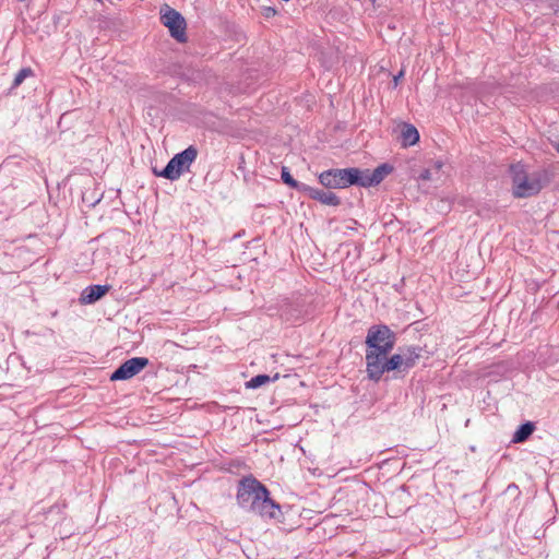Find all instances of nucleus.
I'll return each instance as SVG.
<instances>
[{
  "mask_svg": "<svg viewBox=\"0 0 559 559\" xmlns=\"http://www.w3.org/2000/svg\"><path fill=\"white\" fill-rule=\"evenodd\" d=\"M236 499L240 508L262 518L275 519L281 513L280 506L270 498L267 488L253 477L239 481Z\"/></svg>",
  "mask_w": 559,
  "mask_h": 559,
  "instance_id": "1",
  "label": "nucleus"
},
{
  "mask_svg": "<svg viewBox=\"0 0 559 559\" xmlns=\"http://www.w3.org/2000/svg\"><path fill=\"white\" fill-rule=\"evenodd\" d=\"M510 175L512 180V194L514 198H531L539 193L543 188L539 174L528 173L521 163L510 166Z\"/></svg>",
  "mask_w": 559,
  "mask_h": 559,
  "instance_id": "2",
  "label": "nucleus"
},
{
  "mask_svg": "<svg viewBox=\"0 0 559 559\" xmlns=\"http://www.w3.org/2000/svg\"><path fill=\"white\" fill-rule=\"evenodd\" d=\"M395 341V333L388 325H372L366 337V354L388 355L393 349Z\"/></svg>",
  "mask_w": 559,
  "mask_h": 559,
  "instance_id": "3",
  "label": "nucleus"
},
{
  "mask_svg": "<svg viewBox=\"0 0 559 559\" xmlns=\"http://www.w3.org/2000/svg\"><path fill=\"white\" fill-rule=\"evenodd\" d=\"M197 156L198 150L191 145L176 154L163 170L157 171V169H154L153 171L157 177H163L171 181L177 180L185 171H189Z\"/></svg>",
  "mask_w": 559,
  "mask_h": 559,
  "instance_id": "4",
  "label": "nucleus"
},
{
  "mask_svg": "<svg viewBox=\"0 0 559 559\" xmlns=\"http://www.w3.org/2000/svg\"><path fill=\"white\" fill-rule=\"evenodd\" d=\"M386 356L388 355L366 354L367 373L370 379L378 381L384 372L404 370L400 352L389 359Z\"/></svg>",
  "mask_w": 559,
  "mask_h": 559,
  "instance_id": "5",
  "label": "nucleus"
},
{
  "mask_svg": "<svg viewBox=\"0 0 559 559\" xmlns=\"http://www.w3.org/2000/svg\"><path fill=\"white\" fill-rule=\"evenodd\" d=\"M160 21L169 29L171 37L180 43L186 41V20L175 9L168 4H164L160 8Z\"/></svg>",
  "mask_w": 559,
  "mask_h": 559,
  "instance_id": "6",
  "label": "nucleus"
},
{
  "mask_svg": "<svg viewBox=\"0 0 559 559\" xmlns=\"http://www.w3.org/2000/svg\"><path fill=\"white\" fill-rule=\"evenodd\" d=\"M352 177L349 168L330 169L319 175V181L322 186L330 189H343L349 186Z\"/></svg>",
  "mask_w": 559,
  "mask_h": 559,
  "instance_id": "7",
  "label": "nucleus"
},
{
  "mask_svg": "<svg viewBox=\"0 0 559 559\" xmlns=\"http://www.w3.org/2000/svg\"><path fill=\"white\" fill-rule=\"evenodd\" d=\"M148 365L145 357H133L119 366L110 376V380H126L134 377Z\"/></svg>",
  "mask_w": 559,
  "mask_h": 559,
  "instance_id": "8",
  "label": "nucleus"
},
{
  "mask_svg": "<svg viewBox=\"0 0 559 559\" xmlns=\"http://www.w3.org/2000/svg\"><path fill=\"white\" fill-rule=\"evenodd\" d=\"M302 192L308 194L311 199L317 200L324 205L337 206L341 204L340 198L334 192L331 191H324L308 186L302 187Z\"/></svg>",
  "mask_w": 559,
  "mask_h": 559,
  "instance_id": "9",
  "label": "nucleus"
},
{
  "mask_svg": "<svg viewBox=\"0 0 559 559\" xmlns=\"http://www.w3.org/2000/svg\"><path fill=\"white\" fill-rule=\"evenodd\" d=\"M399 352L403 359L404 370H408L413 368L421 357L423 348L419 346H405L400 347Z\"/></svg>",
  "mask_w": 559,
  "mask_h": 559,
  "instance_id": "10",
  "label": "nucleus"
},
{
  "mask_svg": "<svg viewBox=\"0 0 559 559\" xmlns=\"http://www.w3.org/2000/svg\"><path fill=\"white\" fill-rule=\"evenodd\" d=\"M349 171L353 179L350 180L349 186L357 185L365 188L376 186L372 177V170L349 168Z\"/></svg>",
  "mask_w": 559,
  "mask_h": 559,
  "instance_id": "11",
  "label": "nucleus"
},
{
  "mask_svg": "<svg viewBox=\"0 0 559 559\" xmlns=\"http://www.w3.org/2000/svg\"><path fill=\"white\" fill-rule=\"evenodd\" d=\"M108 292V286L92 285L86 287L81 295L82 304H93L100 299Z\"/></svg>",
  "mask_w": 559,
  "mask_h": 559,
  "instance_id": "12",
  "label": "nucleus"
},
{
  "mask_svg": "<svg viewBox=\"0 0 559 559\" xmlns=\"http://www.w3.org/2000/svg\"><path fill=\"white\" fill-rule=\"evenodd\" d=\"M401 138L403 146L406 147L414 145L419 141V133L414 126L404 123L402 128Z\"/></svg>",
  "mask_w": 559,
  "mask_h": 559,
  "instance_id": "13",
  "label": "nucleus"
},
{
  "mask_svg": "<svg viewBox=\"0 0 559 559\" xmlns=\"http://www.w3.org/2000/svg\"><path fill=\"white\" fill-rule=\"evenodd\" d=\"M535 425L531 421H527L523 425H521L518 430L514 432L512 437V442L514 443H521L526 441L530 436L534 432Z\"/></svg>",
  "mask_w": 559,
  "mask_h": 559,
  "instance_id": "14",
  "label": "nucleus"
},
{
  "mask_svg": "<svg viewBox=\"0 0 559 559\" xmlns=\"http://www.w3.org/2000/svg\"><path fill=\"white\" fill-rule=\"evenodd\" d=\"M280 378V374L278 373H275L273 378H271L270 376L267 374H258L253 378H251L247 383H246V386L248 389H257V388H260L271 381H275Z\"/></svg>",
  "mask_w": 559,
  "mask_h": 559,
  "instance_id": "15",
  "label": "nucleus"
},
{
  "mask_svg": "<svg viewBox=\"0 0 559 559\" xmlns=\"http://www.w3.org/2000/svg\"><path fill=\"white\" fill-rule=\"evenodd\" d=\"M281 177H282V180H283L287 186H289L290 188H294V189H296V190H298V191H300V192H302V187H308V185H306V183H300V182H298L297 180H295V179L292 177V175H290V173H289V170H288V168H287V167H283V168H282Z\"/></svg>",
  "mask_w": 559,
  "mask_h": 559,
  "instance_id": "16",
  "label": "nucleus"
},
{
  "mask_svg": "<svg viewBox=\"0 0 559 559\" xmlns=\"http://www.w3.org/2000/svg\"><path fill=\"white\" fill-rule=\"evenodd\" d=\"M391 171L392 167L388 164H382L373 169L372 177L376 186L379 185Z\"/></svg>",
  "mask_w": 559,
  "mask_h": 559,
  "instance_id": "17",
  "label": "nucleus"
},
{
  "mask_svg": "<svg viewBox=\"0 0 559 559\" xmlns=\"http://www.w3.org/2000/svg\"><path fill=\"white\" fill-rule=\"evenodd\" d=\"M32 75H33V70L31 68H23V69H21L16 73V75H15V78L13 80V85L12 86L13 87L20 86L24 82L25 79H27V78H29Z\"/></svg>",
  "mask_w": 559,
  "mask_h": 559,
  "instance_id": "18",
  "label": "nucleus"
},
{
  "mask_svg": "<svg viewBox=\"0 0 559 559\" xmlns=\"http://www.w3.org/2000/svg\"><path fill=\"white\" fill-rule=\"evenodd\" d=\"M419 178L421 180H433V179H440V176H435L433 169L427 168L420 174Z\"/></svg>",
  "mask_w": 559,
  "mask_h": 559,
  "instance_id": "19",
  "label": "nucleus"
},
{
  "mask_svg": "<svg viewBox=\"0 0 559 559\" xmlns=\"http://www.w3.org/2000/svg\"><path fill=\"white\" fill-rule=\"evenodd\" d=\"M261 14L266 17V19H270V17H273L277 14V10L273 7H269V5H265V7H262L261 9Z\"/></svg>",
  "mask_w": 559,
  "mask_h": 559,
  "instance_id": "20",
  "label": "nucleus"
},
{
  "mask_svg": "<svg viewBox=\"0 0 559 559\" xmlns=\"http://www.w3.org/2000/svg\"><path fill=\"white\" fill-rule=\"evenodd\" d=\"M443 167V163L441 160L435 162L429 168L433 169V175L439 176L440 170Z\"/></svg>",
  "mask_w": 559,
  "mask_h": 559,
  "instance_id": "21",
  "label": "nucleus"
},
{
  "mask_svg": "<svg viewBox=\"0 0 559 559\" xmlns=\"http://www.w3.org/2000/svg\"><path fill=\"white\" fill-rule=\"evenodd\" d=\"M403 75V71H401L396 76H394V83L397 84L400 78Z\"/></svg>",
  "mask_w": 559,
  "mask_h": 559,
  "instance_id": "22",
  "label": "nucleus"
},
{
  "mask_svg": "<svg viewBox=\"0 0 559 559\" xmlns=\"http://www.w3.org/2000/svg\"><path fill=\"white\" fill-rule=\"evenodd\" d=\"M557 150H558V152H559V141H558V144H557Z\"/></svg>",
  "mask_w": 559,
  "mask_h": 559,
  "instance_id": "23",
  "label": "nucleus"
}]
</instances>
